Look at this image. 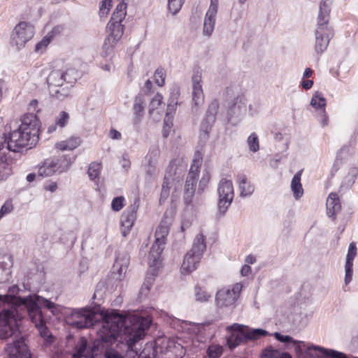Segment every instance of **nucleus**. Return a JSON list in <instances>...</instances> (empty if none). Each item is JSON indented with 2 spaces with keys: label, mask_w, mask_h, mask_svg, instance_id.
Masks as SVG:
<instances>
[{
  "label": "nucleus",
  "mask_w": 358,
  "mask_h": 358,
  "mask_svg": "<svg viewBox=\"0 0 358 358\" xmlns=\"http://www.w3.org/2000/svg\"><path fill=\"white\" fill-rule=\"evenodd\" d=\"M106 358H123V356L113 348L107 349L105 352Z\"/></svg>",
  "instance_id": "nucleus-57"
},
{
  "label": "nucleus",
  "mask_w": 358,
  "mask_h": 358,
  "mask_svg": "<svg viewBox=\"0 0 358 358\" xmlns=\"http://www.w3.org/2000/svg\"><path fill=\"white\" fill-rule=\"evenodd\" d=\"M71 87L64 84L49 90V93L52 98L62 101L71 96Z\"/></svg>",
  "instance_id": "nucleus-31"
},
{
  "label": "nucleus",
  "mask_w": 358,
  "mask_h": 358,
  "mask_svg": "<svg viewBox=\"0 0 358 358\" xmlns=\"http://www.w3.org/2000/svg\"><path fill=\"white\" fill-rule=\"evenodd\" d=\"M173 126L172 120L170 119H165L164 120V127L162 130L163 137L166 138L170 133L171 129Z\"/></svg>",
  "instance_id": "nucleus-56"
},
{
  "label": "nucleus",
  "mask_w": 358,
  "mask_h": 358,
  "mask_svg": "<svg viewBox=\"0 0 358 358\" xmlns=\"http://www.w3.org/2000/svg\"><path fill=\"white\" fill-rule=\"evenodd\" d=\"M69 119L70 115L67 112L61 111L55 117V122L48 127V133H52L55 131L57 128L63 129L68 124Z\"/></svg>",
  "instance_id": "nucleus-28"
},
{
  "label": "nucleus",
  "mask_w": 358,
  "mask_h": 358,
  "mask_svg": "<svg viewBox=\"0 0 358 358\" xmlns=\"http://www.w3.org/2000/svg\"><path fill=\"white\" fill-rule=\"evenodd\" d=\"M39 124L35 114L24 115L17 129L0 138V151L19 152L24 148L34 146L39 138Z\"/></svg>",
  "instance_id": "nucleus-3"
},
{
  "label": "nucleus",
  "mask_w": 358,
  "mask_h": 358,
  "mask_svg": "<svg viewBox=\"0 0 358 358\" xmlns=\"http://www.w3.org/2000/svg\"><path fill=\"white\" fill-rule=\"evenodd\" d=\"M243 289L241 283H236L230 287L218 290L215 294V306L217 308H234Z\"/></svg>",
  "instance_id": "nucleus-8"
},
{
  "label": "nucleus",
  "mask_w": 358,
  "mask_h": 358,
  "mask_svg": "<svg viewBox=\"0 0 358 358\" xmlns=\"http://www.w3.org/2000/svg\"><path fill=\"white\" fill-rule=\"evenodd\" d=\"M194 297L197 302L204 303L211 298V294L200 285H196L194 287Z\"/></svg>",
  "instance_id": "nucleus-41"
},
{
  "label": "nucleus",
  "mask_w": 358,
  "mask_h": 358,
  "mask_svg": "<svg viewBox=\"0 0 358 358\" xmlns=\"http://www.w3.org/2000/svg\"><path fill=\"white\" fill-rule=\"evenodd\" d=\"M248 340H257L261 337L266 336L268 332L262 329H252L246 331Z\"/></svg>",
  "instance_id": "nucleus-45"
},
{
  "label": "nucleus",
  "mask_w": 358,
  "mask_h": 358,
  "mask_svg": "<svg viewBox=\"0 0 358 358\" xmlns=\"http://www.w3.org/2000/svg\"><path fill=\"white\" fill-rule=\"evenodd\" d=\"M245 329H248V327L237 323L233 324L227 327L228 331H232L227 338V345L231 350L236 348L237 346L248 341L247 334L244 331Z\"/></svg>",
  "instance_id": "nucleus-15"
},
{
  "label": "nucleus",
  "mask_w": 358,
  "mask_h": 358,
  "mask_svg": "<svg viewBox=\"0 0 358 358\" xmlns=\"http://www.w3.org/2000/svg\"><path fill=\"white\" fill-rule=\"evenodd\" d=\"M52 36H45L40 42H38L35 47V51L36 52H43L46 47L48 45V44L50 42Z\"/></svg>",
  "instance_id": "nucleus-53"
},
{
  "label": "nucleus",
  "mask_w": 358,
  "mask_h": 358,
  "mask_svg": "<svg viewBox=\"0 0 358 358\" xmlns=\"http://www.w3.org/2000/svg\"><path fill=\"white\" fill-rule=\"evenodd\" d=\"M179 96V92L175 91L171 93L169 99L165 119L173 120V114L176 110L178 105V99Z\"/></svg>",
  "instance_id": "nucleus-38"
},
{
  "label": "nucleus",
  "mask_w": 358,
  "mask_h": 358,
  "mask_svg": "<svg viewBox=\"0 0 358 358\" xmlns=\"http://www.w3.org/2000/svg\"><path fill=\"white\" fill-rule=\"evenodd\" d=\"M206 353L208 358H219L223 353V348L219 345H212L208 348Z\"/></svg>",
  "instance_id": "nucleus-46"
},
{
  "label": "nucleus",
  "mask_w": 358,
  "mask_h": 358,
  "mask_svg": "<svg viewBox=\"0 0 358 358\" xmlns=\"http://www.w3.org/2000/svg\"><path fill=\"white\" fill-rule=\"evenodd\" d=\"M133 110L134 114V123L138 124L144 111V100L141 96L135 97Z\"/></svg>",
  "instance_id": "nucleus-36"
},
{
  "label": "nucleus",
  "mask_w": 358,
  "mask_h": 358,
  "mask_svg": "<svg viewBox=\"0 0 358 358\" xmlns=\"http://www.w3.org/2000/svg\"><path fill=\"white\" fill-rule=\"evenodd\" d=\"M57 174L52 159H46L38 169V176L40 177H49Z\"/></svg>",
  "instance_id": "nucleus-32"
},
{
  "label": "nucleus",
  "mask_w": 358,
  "mask_h": 358,
  "mask_svg": "<svg viewBox=\"0 0 358 358\" xmlns=\"http://www.w3.org/2000/svg\"><path fill=\"white\" fill-rule=\"evenodd\" d=\"M331 0H321L317 17V27L315 31V50L317 54L322 53L327 48L331 31L327 27L329 19Z\"/></svg>",
  "instance_id": "nucleus-4"
},
{
  "label": "nucleus",
  "mask_w": 358,
  "mask_h": 358,
  "mask_svg": "<svg viewBox=\"0 0 358 358\" xmlns=\"http://www.w3.org/2000/svg\"><path fill=\"white\" fill-rule=\"evenodd\" d=\"M209 180H210V175H209L208 172L206 171L205 173H203V176L200 180L199 188L203 190L204 187L209 182Z\"/></svg>",
  "instance_id": "nucleus-59"
},
{
  "label": "nucleus",
  "mask_w": 358,
  "mask_h": 358,
  "mask_svg": "<svg viewBox=\"0 0 358 358\" xmlns=\"http://www.w3.org/2000/svg\"><path fill=\"white\" fill-rule=\"evenodd\" d=\"M64 84L65 85L72 87L73 84L77 80L78 74L77 71L73 69H68L66 71H63Z\"/></svg>",
  "instance_id": "nucleus-43"
},
{
  "label": "nucleus",
  "mask_w": 358,
  "mask_h": 358,
  "mask_svg": "<svg viewBox=\"0 0 358 358\" xmlns=\"http://www.w3.org/2000/svg\"><path fill=\"white\" fill-rule=\"evenodd\" d=\"M310 105L317 110H321L322 109H324V107L326 106V99H324L321 92H315L311 99Z\"/></svg>",
  "instance_id": "nucleus-42"
},
{
  "label": "nucleus",
  "mask_w": 358,
  "mask_h": 358,
  "mask_svg": "<svg viewBox=\"0 0 358 358\" xmlns=\"http://www.w3.org/2000/svg\"><path fill=\"white\" fill-rule=\"evenodd\" d=\"M273 336L278 341L282 343H293L294 344L299 343V341H294L290 336L282 335L278 332H275Z\"/></svg>",
  "instance_id": "nucleus-54"
},
{
  "label": "nucleus",
  "mask_w": 358,
  "mask_h": 358,
  "mask_svg": "<svg viewBox=\"0 0 358 358\" xmlns=\"http://www.w3.org/2000/svg\"><path fill=\"white\" fill-rule=\"evenodd\" d=\"M150 323V322L144 317H125L113 311L107 314L101 322L100 338L103 342L111 343L120 336L126 342L127 353L137 355V350L134 346L137 341L143 338L145 330L149 327Z\"/></svg>",
  "instance_id": "nucleus-1"
},
{
  "label": "nucleus",
  "mask_w": 358,
  "mask_h": 358,
  "mask_svg": "<svg viewBox=\"0 0 358 358\" xmlns=\"http://www.w3.org/2000/svg\"><path fill=\"white\" fill-rule=\"evenodd\" d=\"M96 313L91 308H81L72 310L66 317L67 322L78 329L89 328L94 325Z\"/></svg>",
  "instance_id": "nucleus-9"
},
{
  "label": "nucleus",
  "mask_w": 358,
  "mask_h": 358,
  "mask_svg": "<svg viewBox=\"0 0 358 358\" xmlns=\"http://www.w3.org/2000/svg\"><path fill=\"white\" fill-rule=\"evenodd\" d=\"M112 0H102L99 7V15L101 18L106 17L112 6Z\"/></svg>",
  "instance_id": "nucleus-49"
},
{
  "label": "nucleus",
  "mask_w": 358,
  "mask_h": 358,
  "mask_svg": "<svg viewBox=\"0 0 358 358\" xmlns=\"http://www.w3.org/2000/svg\"><path fill=\"white\" fill-rule=\"evenodd\" d=\"M76 352L73 358H93L94 350L87 345L85 338H80L76 346Z\"/></svg>",
  "instance_id": "nucleus-26"
},
{
  "label": "nucleus",
  "mask_w": 358,
  "mask_h": 358,
  "mask_svg": "<svg viewBox=\"0 0 358 358\" xmlns=\"http://www.w3.org/2000/svg\"><path fill=\"white\" fill-rule=\"evenodd\" d=\"M6 350L10 358H31V353L22 336L13 338Z\"/></svg>",
  "instance_id": "nucleus-16"
},
{
  "label": "nucleus",
  "mask_w": 358,
  "mask_h": 358,
  "mask_svg": "<svg viewBox=\"0 0 358 358\" xmlns=\"http://www.w3.org/2000/svg\"><path fill=\"white\" fill-rule=\"evenodd\" d=\"M313 351L315 352H318L319 354H317L316 355L321 358H358L352 356H347L345 354L334 350H328L324 348L313 345L308 348V353L311 354Z\"/></svg>",
  "instance_id": "nucleus-20"
},
{
  "label": "nucleus",
  "mask_w": 358,
  "mask_h": 358,
  "mask_svg": "<svg viewBox=\"0 0 358 358\" xmlns=\"http://www.w3.org/2000/svg\"><path fill=\"white\" fill-rule=\"evenodd\" d=\"M219 108V102L217 100H213L209 104L206 115L201 124V131L203 132V136L205 139L208 138V132L216 120V115Z\"/></svg>",
  "instance_id": "nucleus-18"
},
{
  "label": "nucleus",
  "mask_w": 358,
  "mask_h": 358,
  "mask_svg": "<svg viewBox=\"0 0 358 358\" xmlns=\"http://www.w3.org/2000/svg\"><path fill=\"white\" fill-rule=\"evenodd\" d=\"M358 175V169L355 167L350 168L348 174L343 178L341 185V189L350 188L355 182Z\"/></svg>",
  "instance_id": "nucleus-39"
},
{
  "label": "nucleus",
  "mask_w": 358,
  "mask_h": 358,
  "mask_svg": "<svg viewBox=\"0 0 358 358\" xmlns=\"http://www.w3.org/2000/svg\"><path fill=\"white\" fill-rule=\"evenodd\" d=\"M217 13V3L212 1L203 22V34L207 37H210L213 32Z\"/></svg>",
  "instance_id": "nucleus-19"
},
{
  "label": "nucleus",
  "mask_w": 358,
  "mask_h": 358,
  "mask_svg": "<svg viewBox=\"0 0 358 358\" xmlns=\"http://www.w3.org/2000/svg\"><path fill=\"white\" fill-rule=\"evenodd\" d=\"M22 317L20 311L13 309L0 313V338H18L20 333L17 322Z\"/></svg>",
  "instance_id": "nucleus-6"
},
{
  "label": "nucleus",
  "mask_w": 358,
  "mask_h": 358,
  "mask_svg": "<svg viewBox=\"0 0 358 358\" xmlns=\"http://www.w3.org/2000/svg\"><path fill=\"white\" fill-rule=\"evenodd\" d=\"M238 187L241 191V196L243 197L252 195L255 190L254 186L248 181L246 176L244 175L239 177Z\"/></svg>",
  "instance_id": "nucleus-37"
},
{
  "label": "nucleus",
  "mask_w": 358,
  "mask_h": 358,
  "mask_svg": "<svg viewBox=\"0 0 358 358\" xmlns=\"http://www.w3.org/2000/svg\"><path fill=\"white\" fill-rule=\"evenodd\" d=\"M126 8L127 3L123 1L119 3L112 14L110 21L122 23L127 14Z\"/></svg>",
  "instance_id": "nucleus-40"
},
{
  "label": "nucleus",
  "mask_w": 358,
  "mask_h": 358,
  "mask_svg": "<svg viewBox=\"0 0 358 358\" xmlns=\"http://www.w3.org/2000/svg\"><path fill=\"white\" fill-rule=\"evenodd\" d=\"M263 355L267 358H278L280 355V352L278 350L268 348L264 350Z\"/></svg>",
  "instance_id": "nucleus-55"
},
{
  "label": "nucleus",
  "mask_w": 358,
  "mask_h": 358,
  "mask_svg": "<svg viewBox=\"0 0 358 358\" xmlns=\"http://www.w3.org/2000/svg\"><path fill=\"white\" fill-rule=\"evenodd\" d=\"M101 169L100 163L92 162L88 168L87 174L90 180H94L99 178Z\"/></svg>",
  "instance_id": "nucleus-44"
},
{
  "label": "nucleus",
  "mask_w": 358,
  "mask_h": 358,
  "mask_svg": "<svg viewBox=\"0 0 358 358\" xmlns=\"http://www.w3.org/2000/svg\"><path fill=\"white\" fill-rule=\"evenodd\" d=\"M38 101L36 99H33L29 104V110L34 112H38L40 110L38 109Z\"/></svg>",
  "instance_id": "nucleus-62"
},
{
  "label": "nucleus",
  "mask_w": 358,
  "mask_h": 358,
  "mask_svg": "<svg viewBox=\"0 0 358 358\" xmlns=\"http://www.w3.org/2000/svg\"><path fill=\"white\" fill-rule=\"evenodd\" d=\"M319 116H320V122L322 125V127H326L328 125L329 123V118L327 115L325 109H322L319 111Z\"/></svg>",
  "instance_id": "nucleus-58"
},
{
  "label": "nucleus",
  "mask_w": 358,
  "mask_h": 358,
  "mask_svg": "<svg viewBox=\"0 0 358 358\" xmlns=\"http://www.w3.org/2000/svg\"><path fill=\"white\" fill-rule=\"evenodd\" d=\"M124 206V198L123 196H117L113 199L111 202V208L114 211H120Z\"/></svg>",
  "instance_id": "nucleus-51"
},
{
  "label": "nucleus",
  "mask_w": 358,
  "mask_h": 358,
  "mask_svg": "<svg viewBox=\"0 0 358 358\" xmlns=\"http://www.w3.org/2000/svg\"><path fill=\"white\" fill-rule=\"evenodd\" d=\"M218 202L217 208L219 212L224 215L231 204L234 196V187L231 180L222 178L217 187Z\"/></svg>",
  "instance_id": "nucleus-10"
},
{
  "label": "nucleus",
  "mask_w": 358,
  "mask_h": 358,
  "mask_svg": "<svg viewBox=\"0 0 358 358\" xmlns=\"http://www.w3.org/2000/svg\"><path fill=\"white\" fill-rule=\"evenodd\" d=\"M206 248L204 236L202 234H198L194 239L191 250L184 257L181 266L182 273L187 274L196 269Z\"/></svg>",
  "instance_id": "nucleus-5"
},
{
  "label": "nucleus",
  "mask_w": 358,
  "mask_h": 358,
  "mask_svg": "<svg viewBox=\"0 0 358 358\" xmlns=\"http://www.w3.org/2000/svg\"><path fill=\"white\" fill-rule=\"evenodd\" d=\"M35 29L32 24L26 21L17 23L10 33V44L17 51L24 48L34 36Z\"/></svg>",
  "instance_id": "nucleus-7"
},
{
  "label": "nucleus",
  "mask_w": 358,
  "mask_h": 358,
  "mask_svg": "<svg viewBox=\"0 0 358 358\" xmlns=\"http://www.w3.org/2000/svg\"><path fill=\"white\" fill-rule=\"evenodd\" d=\"M159 156V149L157 148H152L150 149L145 157L143 166L145 174V179L148 181L152 180L157 174Z\"/></svg>",
  "instance_id": "nucleus-14"
},
{
  "label": "nucleus",
  "mask_w": 358,
  "mask_h": 358,
  "mask_svg": "<svg viewBox=\"0 0 358 358\" xmlns=\"http://www.w3.org/2000/svg\"><path fill=\"white\" fill-rule=\"evenodd\" d=\"M139 208V199H136L127 208L121 216L122 234L127 236L132 229L136 220V214Z\"/></svg>",
  "instance_id": "nucleus-13"
},
{
  "label": "nucleus",
  "mask_w": 358,
  "mask_h": 358,
  "mask_svg": "<svg viewBox=\"0 0 358 358\" xmlns=\"http://www.w3.org/2000/svg\"><path fill=\"white\" fill-rule=\"evenodd\" d=\"M108 29L110 30V34L106 38L103 49L105 55H109L116 43L121 38L123 35L124 28L122 23H116L113 21H109L107 25Z\"/></svg>",
  "instance_id": "nucleus-12"
},
{
  "label": "nucleus",
  "mask_w": 358,
  "mask_h": 358,
  "mask_svg": "<svg viewBox=\"0 0 358 358\" xmlns=\"http://www.w3.org/2000/svg\"><path fill=\"white\" fill-rule=\"evenodd\" d=\"M166 72L164 69L158 68L155 72V80L156 83L162 87L164 85Z\"/></svg>",
  "instance_id": "nucleus-50"
},
{
  "label": "nucleus",
  "mask_w": 358,
  "mask_h": 358,
  "mask_svg": "<svg viewBox=\"0 0 358 358\" xmlns=\"http://www.w3.org/2000/svg\"><path fill=\"white\" fill-rule=\"evenodd\" d=\"M202 160L201 159H194L190 166L189 171L186 178L183 199L186 204H190L194 196L196 185L199 176V168L201 166Z\"/></svg>",
  "instance_id": "nucleus-11"
},
{
  "label": "nucleus",
  "mask_w": 358,
  "mask_h": 358,
  "mask_svg": "<svg viewBox=\"0 0 358 358\" xmlns=\"http://www.w3.org/2000/svg\"><path fill=\"white\" fill-rule=\"evenodd\" d=\"M301 171H298L293 177L291 182V189L295 199L298 200L303 194V189L301 183Z\"/></svg>",
  "instance_id": "nucleus-34"
},
{
  "label": "nucleus",
  "mask_w": 358,
  "mask_h": 358,
  "mask_svg": "<svg viewBox=\"0 0 358 358\" xmlns=\"http://www.w3.org/2000/svg\"><path fill=\"white\" fill-rule=\"evenodd\" d=\"M10 257L3 256L0 257V282H5L9 279L10 275Z\"/></svg>",
  "instance_id": "nucleus-33"
},
{
  "label": "nucleus",
  "mask_w": 358,
  "mask_h": 358,
  "mask_svg": "<svg viewBox=\"0 0 358 358\" xmlns=\"http://www.w3.org/2000/svg\"><path fill=\"white\" fill-rule=\"evenodd\" d=\"M327 212L329 217L338 213L341 209V205L338 195L336 193H331L327 199Z\"/></svg>",
  "instance_id": "nucleus-27"
},
{
  "label": "nucleus",
  "mask_w": 358,
  "mask_h": 358,
  "mask_svg": "<svg viewBox=\"0 0 358 358\" xmlns=\"http://www.w3.org/2000/svg\"><path fill=\"white\" fill-rule=\"evenodd\" d=\"M57 174L67 172L74 162V158L68 155H62L51 158Z\"/></svg>",
  "instance_id": "nucleus-21"
},
{
  "label": "nucleus",
  "mask_w": 358,
  "mask_h": 358,
  "mask_svg": "<svg viewBox=\"0 0 358 358\" xmlns=\"http://www.w3.org/2000/svg\"><path fill=\"white\" fill-rule=\"evenodd\" d=\"M57 185L55 182H50L49 183H47L44 186V189L45 191H49L51 192H55L57 190Z\"/></svg>",
  "instance_id": "nucleus-61"
},
{
  "label": "nucleus",
  "mask_w": 358,
  "mask_h": 358,
  "mask_svg": "<svg viewBox=\"0 0 358 358\" xmlns=\"http://www.w3.org/2000/svg\"><path fill=\"white\" fill-rule=\"evenodd\" d=\"M163 97L160 94H157L151 100L150 103L149 113L151 114L162 103Z\"/></svg>",
  "instance_id": "nucleus-52"
},
{
  "label": "nucleus",
  "mask_w": 358,
  "mask_h": 358,
  "mask_svg": "<svg viewBox=\"0 0 358 358\" xmlns=\"http://www.w3.org/2000/svg\"><path fill=\"white\" fill-rule=\"evenodd\" d=\"M63 71L53 70L49 74L47 78L48 90L64 85Z\"/></svg>",
  "instance_id": "nucleus-29"
},
{
  "label": "nucleus",
  "mask_w": 358,
  "mask_h": 358,
  "mask_svg": "<svg viewBox=\"0 0 358 358\" xmlns=\"http://www.w3.org/2000/svg\"><path fill=\"white\" fill-rule=\"evenodd\" d=\"M248 145L250 151L256 152L259 149L258 136L255 133H252L247 140Z\"/></svg>",
  "instance_id": "nucleus-47"
},
{
  "label": "nucleus",
  "mask_w": 358,
  "mask_h": 358,
  "mask_svg": "<svg viewBox=\"0 0 358 358\" xmlns=\"http://www.w3.org/2000/svg\"><path fill=\"white\" fill-rule=\"evenodd\" d=\"M19 292L17 286H13L8 289V294H0V306L8 303L10 306V309L16 311L25 310L31 321L38 329L41 336L46 338V342L49 344L53 341V336L50 334L49 330L45 324L41 307H45L50 310L52 314L57 312V305L37 294H30L26 297H17L15 296Z\"/></svg>",
  "instance_id": "nucleus-2"
},
{
  "label": "nucleus",
  "mask_w": 358,
  "mask_h": 358,
  "mask_svg": "<svg viewBox=\"0 0 358 358\" xmlns=\"http://www.w3.org/2000/svg\"><path fill=\"white\" fill-rule=\"evenodd\" d=\"M109 137L113 140H120L122 138V135L117 130L111 129L109 131Z\"/></svg>",
  "instance_id": "nucleus-60"
},
{
  "label": "nucleus",
  "mask_w": 358,
  "mask_h": 358,
  "mask_svg": "<svg viewBox=\"0 0 358 358\" xmlns=\"http://www.w3.org/2000/svg\"><path fill=\"white\" fill-rule=\"evenodd\" d=\"M130 257L126 252L118 251L113 268L118 273V278H122L125 274L129 264Z\"/></svg>",
  "instance_id": "nucleus-23"
},
{
  "label": "nucleus",
  "mask_w": 358,
  "mask_h": 358,
  "mask_svg": "<svg viewBox=\"0 0 358 358\" xmlns=\"http://www.w3.org/2000/svg\"><path fill=\"white\" fill-rule=\"evenodd\" d=\"M172 183H173L172 179L170 178H168L167 176H165L163 184H162V188L164 187L165 189H168L169 191H170V189L172 187Z\"/></svg>",
  "instance_id": "nucleus-63"
},
{
  "label": "nucleus",
  "mask_w": 358,
  "mask_h": 358,
  "mask_svg": "<svg viewBox=\"0 0 358 358\" xmlns=\"http://www.w3.org/2000/svg\"><path fill=\"white\" fill-rule=\"evenodd\" d=\"M172 216L165 213L159 227L155 232V239L159 242H165L166 237L169 232L170 226L172 224Z\"/></svg>",
  "instance_id": "nucleus-24"
},
{
  "label": "nucleus",
  "mask_w": 358,
  "mask_h": 358,
  "mask_svg": "<svg viewBox=\"0 0 358 358\" xmlns=\"http://www.w3.org/2000/svg\"><path fill=\"white\" fill-rule=\"evenodd\" d=\"M81 143L79 137L72 136L65 141L58 142L55 145V148L59 150H72L78 147Z\"/></svg>",
  "instance_id": "nucleus-30"
},
{
  "label": "nucleus",
  "mask_w": 358,
  "mask_h": 358,
  "mask_svg": "<svg viewBox=\"0 0 358 358\" xmlns=\"http://www.w3.org/2000/svg\"><path fill=\"white\" fill-rule=\"evenodd\" d=\"M0 180L6 179L11 173V168L7 161V151L3 150L0 151Z\"/></svg>",
  "instance_id": "nucleus-35"
},
{
  "label": "nucleus",
  "mask_w": 358,
  "mask_h": 358,
  "mask_svg": "<svg viewBox=\"0 0 358 358\" xmlns=\"http://www.w3.org/2000/svg\"><path fill=\"white\" fill-rule=\"evenodd\" d=\"M192 110L197 112L204 103V94L201 85V75L196 73L192 78Z\"/></svg>",
  "instance_id": "nucleus-17"
},
{
  "label": "nucleus",
  "mask_w": 358,
  "mask_h": 358,
  "mask_svg": "<svg viewBox=\"0 0 358 358\" xmlns=\"http://www.w3.org/2000/svg\"><path fill=\"white\" fill-rule=\"evenodd\" d=\"M301 85L304 90H309L313 87V81L311 80H302L301 83Z\"/></svg>",
  "instance_id": "nucleus-64"
},
{
  "label": "nucleus",
  "mask_w": 358,
  "mask_h": 358,
  "mask_svg": "<svg viewBox=\"0 0 358 358\" xmlns=\"http://www.w3.org/2000/svg\"><path fill=\"white\" fill-rule=\"evenodd\" d=\"M357 255L356 244L354 242L350 243L348 252L346 256V262L345 265V284H348L352 280L353 260Z\"/></svg>",
  "instance_id": "nucleus-22"
},
{
  "label": "nucleus",
  "mask_w": 358,
  "mask_h": 358,
  "mask_svg": "<svg viewBox=\"0 0 358 358\" xmlns=\"http://www.w3.org/2000/svg\"><path fill=\"white\" fill-rule=\"evenodd\" d=\"M165 242H159L155 239L152 244L149 253V264L150 266H156L158 265L161 254L164 250Z\"/></svg>",
  "instance_id": "nucleus-25"
},
{
  "label": "nucleus",
  "mask_w": 358,
  "mask_h": 358,
  "mask_svg": "<svg viewBox=\"0 0 358 358\" xmlns=\"http://www.w3.org/2000/svg\"><path fill=\"white\" fill-rule=\"evenodd\" d=\"M185 0H168V9L172 15H176L181 9Z\"/></svg>",
  "instance_id": "nucleus-48"
}]
</instances>
